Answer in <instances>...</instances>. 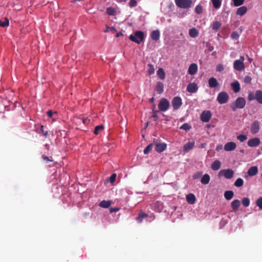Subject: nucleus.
<instances>
[{"label": "nucleus", "mask_w": 262, "mask_h": 262, "mask_svg": "<svg viewBox=\"0 0 262 262\" xmlns=\"http://www.w3.org/2000/svg\"><path fill=\"white\" fill-rule=\"evenodd\" d=\"M153 144L151 143L148 144L144 150V154H148L152 149Z\"/></svg>", "instance_id": "c03bdc74"}, {"label": "nucleus", "mask_w": 262, "mask_h": 262, "mask_svg": "<svg viewBox=\"0 0 262 262\" xmlns=\"http://www.w3.org/2000/svg\"><path fill=\"white\" fill-rule=\"evenodd\" d=\"M241 205V202L238 200H234L231 203V207L233 211L238 210Z\"/></svg>", "instance_id": "a211bd4d"}, {"label": "nucleus", "mask_w": 262, "mask_h": 262, "mask_svg": "<svg viewBox=\"0 0 262 262\" xmlns=\"http://www.w3.org/2000/svg\"><path fill=\"white\" fill-rule=\"evenodd\" d=\"M176 6L182 9H188L192 5L191 0H174Z\"/></svg>", "instance_id": "7ed1b4c3"}, {"label": "nucleus", "mask_w": 262, "mask_h": 262, "mask_svg": "<svg viewBox=\"0 0 262 262\" xmlns=\"http://www.w3.org/2000/svg\"><path fill=\"white\" fill-rule=\"evenodd\" d=\"M41 158L46 164L52 163V164H49V166H54L55 164L53 163V160L52 157H47L45 155H42Z\"/></svg>", "instance_id": "412c9836"}, {"label": "nucleus", "mask_w": 262, "mask_h": 262, "mask_svg": "<svg viewBox=\"0 0 262 262\" xmlns=\"http://www.w3.org/2000/svg\"><path fill=\"white\" fill-rule=\"evenodd\" d=\"M148 72L149 75H151L154 73L155 72V68L154 67V66L151 64H148Z\"/></svg>", "instance_id": "49530a36"}, {"label": "nucleus", "mask_w": 262, "mask_h": 262, "mask_svg": "<svg viewBox=\"0 0 262 262\" xmlns=\"http://www.w3.org/2000/svg\"><path fill=\"white\" fill-rule=\"evenodd\" d=\"M251 80H252L251 77L249 76H246L244 79V82L246 83H247V84L251 83Z\"/></svg>", "instance_id": "603ef678"}, {"label": "nucleus", "mask_w": 262, "mask_h": 262, "mask_svg": "<svg viewBox=\"0 0 262 262\" xmlns=\"http://www.w3.org/2000/svg\"><path fill=\"white\" fill-rule=\"evenodd\" d=\"M260 143V139L257 138H252L248 141V145L250 147H256L258 146Z\"/></svg>", "instance_id": "f8f14e48"}, {"label": "nucleus", "mask_w": 262, "mask_h": 262, "mask_svg": "<svg viewBox=\"0 0 262 262\" xmlns=\"http://www.w3.org/2000/svg\"><path fill=\"white\" fill-rule=\"evenodd\" d=\"M137 5V2L136 0H130L129 2V6L130 7H134Z\"/></svg>", "instance_id": "5fc2aeb1"}, {"label": "nucleus", "mask_w": 262, "mask_h": 262, "mask_svg": "<svg viewBox=\"0 0 262 262\" xmlns=\"http://www.w3.org/2000/svg\"><path fill=\"white\" fill-rule=\"evenodd\" d=\"M116 176H117L116 173H113L111 175L110 178V181L111 183H113L115 181Z\"/></svg>", "instance_id": "4d7b16f0"}, {"label": "nucleus", "mask_w": 262, "mask_h": 262, "mask_svg": "<svg viewBox=\"0 0 262 262\" xmlns=\"http://www.w3.org/2000/svg\"><path fill=\"white\" fill-rule=\"evenodd\" d=\"M231 37L233 39H237L239 37V35L238 34V33L237 32H233L232 33L231 35Z\"/></svg>", "instance_id": "864d4df0"}, {"label": "nucleus", "mask_w": 262, "mask_h": 262, "mask_svg": "<svg viewBox=\"0 0 262 262\" xmlns=\"http://www.w3.org/2000/svg\"><path fill=\"white\" fill-rule=\"evenodd\" d=\"M209 86L211 88H215L218 85V82L216 78L214 77L210 78L208 80Z\"/></svg>", "instance_id": "5701e85b"}, {"label": "nucleus", "mask_w": 262, "mask_h": 262, "mask_svg": "<svg viewBox=\"0 0 262 262\" xmlns=\"http://www.w3.org/2000/svg\"><path fill=\"white\" fill-rule=\"evenodd\" d=\"M191 128V126L187 123H184L181 127H180V129H182L183 130H185L186 131H188L189 130H190Z\"/></svg>", "instance_id": "a18cd8bd"}, {"label": "nucleus", "mask_w": 262, "mask_h": 262, "mask_svg": "<svg viewBox=\"0 0 262 262\" xmlns=\"http://www.w3.org/2000/svg\"><path fill=\"white\" fill-rule=\"evenodd\" d=\"M195 142H188L186 143L183 146V150L185 152H187L190 149H192L194 146Z\"/></svg>", "instance_id": "6ab92c4d"}, {"label": "nucleus", "mask_w": 262, "mask_h": 262, "mask_svg": "<svg viewBox=\"0 0 262 262\" xmlns=\"http://www.w3.org/2000/svg\"><path fill=\"white\" fill-rule=\"evenodd\" d=\"M171 103L173 109L177 110L182 105V99L178 96L174 97L172 100Z\"/></svg>", "instance_id": "6e6552de"}, {"label": "nucleus", "mask_w": 262, "mask_h": 262, "mask_svg": "<svg viewBox=\"0 0 262 262\" xmlns=\"http://www.w3.org/2000/svg\"><path fill=\"white\" fill-rule=\"evenodd\" d=\"M260 129L259 123L258 121H254L251 124L250 132L252 134L257 133Z\"/></svg>", "instance_id": "9d476101"}, {"label": "nucleus", "mask_w": 262, "mask_h": 262, "mask_svg": "<svg viewBox=\"0 0 262 262\" xmlns=\"http://www.w3.org/2000/svg\"><path fill=\"white\" fill-rule=\"evenodd\" d=\"M38 133L41 134L45 138H47L49 136L48 130L47 129H45V128L43 125L40 126V130Z\"/></svg>", "instance_id": "473e14b6"}, {"label": "nucleus", "mask_w": 262, "mask_h": 262, "mask_svg": "<svg viewBox=\"0 0 262 262\" xmlns=\"http://www.w3.org/2000/svg\"><path fill=\"white\" fill-rule=\"evenodd\" d=\"M108 29L111 30V28L107 27L106 30L105 31V32H107L108 31Z\"/></svg>", "instance_id": "338daca9"}, {"label": "nucleus", "mask_w": 262, "mask_h": 262, "mask_svg": "<svg viewBox=\"0 0 262 262\" xmlns=\"http://www.w3.org/2000/svg\"><path fill=\"white\" fill-rule=\"evenodd\" d=\"M234 196V192L232 190H227L224 192V197L227 200H230Z\"/></svg>", "instance_id": "bb28decb"}, {"label": "nucleus", "mask_w": 262, "mask_h": 262, "mask_svg": "<svg viewBox=\"0 0 262 262\" xmlns=\"http://www.w3.org/2000/svg\"><path fill=\"white\" fill-rule=\"evenodd\" d=\"M103 128V126L102 125L97 126L94 129V134L95 135H98L99 130H102Z\"/></svg>", "instance_id": "8fccbe9b"}, {"label": "nucleus", "mask_w": 262, "mask_h": 262, "mask_svg": "<svg viewBox=\"0 0 262 262\" xmlns=\"http://www.w3.org/2000/svg\"><path fill=\"white\" fill-rule=\"evenodd\" d=\"M156 90L159 94H161L164 91V84L161 82H158L156 86Z\"/></svg>", "instance_id": "393cba45"}, {"label": "nucleus", "mask_w": 262, "mask_h": 262, "mask_svg": "<svg viewBox=\"0 0 262 262\" xmlns=\"http://www.w3.org/2000/svg\"><path fill=\"white\" fill-rule=\"evenodd\" d=\"M206 46L208 47V49L209 51L211 52L213 50V49H214L213 47L211 46L209 43H207Z\"/></svg>", "instance_id": "680f3d73"}, {"label": "nucleus", "mask_w": 262, "mask_h": 262, "mask_svg": "<svg viewBox=\"0 0 262 262\" xmlns=\"http://www.w3.org/2000/svg\"><path fill=\"white\" fill-rule=\"evenodd\" d=\"M195 12L198 14H201L203 13V6L199 4L196 6L195 9H194Z\"/></svg>", "instance_id": "4c0bfd02"}, {"label": "nucleus", "mask_w": 262, "mask_h": 262, "mask_svg": "<svg viewBox=\"0 0 262 262\" xmlns=\"http://www.w3.org/2000/svg\"><path fill=\"white\" fill-rule=\"evenodd\" d=\"M231 86L232 89H233V91L235 93H237L240 91L241 87H240V84L237 81H235L231 83Z\"/></svg>", "instance_id": "aec40b11"}, {"label": "nucleus", "mask_w": 262, "mask_h": 262, "mask_svg": "<svg viewBox=\"0 0 262 262\" xmlns=\"http://www.w3.org/2000/svg\"><path fill=\"white\" fill-rule=\"evenodd\" d=\"M246 100L243 97H238L235 101L230 104V107L233 111H235L237 108H243L246 105Z\"/></svg>", "instance_id": "f257e3e1"}, {"label": "nucleus", "mask_w": 262, "mask_h": 262, "mask_svg": "<svg viewBox=\"0 0 262 262\" xmlns=\"http://www.w3.org/2000/svg\"><path fill=\"white\" fill-rule=\"evenodd\" d=\"M256 204L260 209H262V197H260L256 200Z\"/></svg>", "instance_id": "3c124183"}, {"label": "nucleus", "mask_w": 262, "mask_h": 262, "mask_svg": "<svg viewBox=\"0 0 262 262\" xmlns=\"http://www.w3.org/2000/svg\"><path fill=\"white\" fill-rule=\"evenodd\" d=\"M211 118V113L209 111H204L201 115V120L204 122H208Z\"/></svg>", "instance_id": "1a4fd4ad"}, {"label": "nucleus", "mask_w": 262, "mask_h": 262, "mask_svg": "<svg viewBox=\"0 0 262 262\" xmlns=\"http://www.w3.org/2000/svg\"><path fill=\"white\" fill-rule=\"evenodd\" d=\"M148 216V214L146 213H144L142 211H141L139 214L138 217L136 219V220L138 223H141L143 219L146 217Z\"/></svg>", "instance_id": "2f4dec72"}, {"label": "nucleus", "mask_w": 262, "mask_h": 262, "mask_svg": "<svg viewBox=\"0 0 262 262\" xmlns=\"http://www.w3.org/2000/svg\"><path fill=\"white\" fill-rule=\"evenodd\" d=\"M234 184L236 187H241L244 184V181L242 178H239L236 179Z\"/></svg>", "instance_id": "58836bf2"}, {"label": "nucleus", "mask_w": 262, "mask_h": 262, "mask_svg": "<svg viewBox=\"0 0 262 262\" xmlns=\"http://www.w3.org/2000/svg\"><path fill=\"white\" fill-rule=\"evenodd\" d=\"M119 210V208L117 207H111L110 208V211L111 213L114 212H117Z\"/></svg>", "instance_id": "bf43d9fd"}, {"label": "nucleus", "mask_w": 262, "mask_h": 262, "mask_svg": "<svg viewBox=\"0 0 262 262\" xmlns=\"http://www.w3.org/2000/svg\"><path fill=\"white\" fill-rule=\"evenodd\" d=\"M244 57L241 56L240 59L236 60L234 61L233 63V67L234 69L237 71H241L245 69V66L244 64Z\"/></svg>", "instance_id": "20e7f679"}, {"label": "nucleus", "mask_w": 262, "mask_h": 262, "mask_svg": "<svg viewBox=\"0 0 262 262\" xmlns=\"http://www.w3.org/2000/svg\"><path fill=\"white\" fill-rule=\"evenodd\" d=\"M229 99V95L225 92H220L217 97L218 102L221 104H224L228 102Z\"/></svg>", "instance_id": "39448f33"}, {"label": "nucleus", "mask_w": 262, "mask_h": 262, "mask_svg": "<svg viewBox=\"0 0 262 262\" xmlns=\"http://www.w3.org/2000/svg\"><path fill=\"white\" fill-rule=\"evenodd\" d=\"M242 202L243 206L245 207H248L250 205V200L248 198H244Z\"/></svg>", "instance_id": "79ce46f5"}, {"label": "nucleus", "mask_w": 262, "mask_h": 262, "mask_svg": "<svg viewBox=\"0 0 262 262\" xmlns=\"http://www.w3.org/2000/svg\"><path fill=\"white\" fill-rule=\"evenodd\" d=\"M203 172L202 171H198L194 173L192 176V178L194 180L199 179L202 175Z\"/></svg>", "instance_id": "de8ad7c7"}, {"label": "nucleus", "mask_w": 262, "mask_h": 262, "mask_svg": "<svg viewBox=\"0 0 262 262\" xmlns=\"http://www.w3.org/2000/svg\"><path fill=\"white\" fill-rule=\"evenodd\" d=\"M169 107V102L167 99L165 98H162L160 100L158 105V107L160 111L162 112H165L168 109Z\"/></svg>", "instance_id": "423d86ee"}, {"label": "nucleus", "mask_w": 262, "mask_h": 262, "mask_svg": "<svg viewBox=\"0 0 262 262\" xmlns=\"http://www.w3.org/2000/svg\"><path fill=\"white\" fill-rule=\"evenodd\" d=\"M9 25V20L8 19L5 18L4 20H0V26L5 27L8 26Z\"/></svg>", "instance_id": "ea45409f"}, {"label": "nucleus", "mask_w": 262, "mask_h": 262, "mask_svg": "<svg viewBox=\"0 0 262 262\" xmlns=\"http://www.w3.org/2000/svg\"><path fill=\"white\" fill-rule=\"evenodd\" d=\"M216 71L221 72L224 70V67L222 64L220 63L216 66Z\"/></svg>", "instance_id": "6e6d98bb"}, {"label": "nucleus", "mask_w": 262, "mask_h": 262, "mask_svg": "<svg viewBox=\"0 0 262 262\" xmlns=\"http://www.w3.org/2000/svg\"><path fill=\"white\" fill-rule=\"evenodd\" d=\"M256 100L259 103L262 104V91H256Z\"/></svg>", "instance_id": "7c9ffc66"}, {"label": "nucleus", "mask_w": 262, "mask_h": 262, "mask_svg": "<svg viewBox=\"0 0 262 262\" xmlns=\"http://www.w3.org/2000/svg\"><path fill=\"white\" fill-rule=\"evenodd\" d=\"M144 33L141 31H136L134 35H130L129 39L138 44H140L144 39Z\"/></svg>", "instance_id": "f03ea898"}, {"label": "nucleus", "mask_w": 262, "mask_h": 262, "mask_svg": "<svg viewBox=\"0 0 262 262\" xmlns=\"http://www.w3.org/2000/svg\"><path fill=\"white\" fill-rule=\"evenodd\" d=\"M219 175L223 176L225 178L230 179L234 176V171L231 169H226L221 170L219 172Z\"/></svg>", "instance_id": "0eeeda50"}, {"label": "nucleus", "mask_w": 262, "mask_h": 262, "mask_svg": "<svg viewBox=\"0 0 262 262\" xmlns=\"http://www.w3.org/2000/svg\"><path fill=\"white\" fill-rule=\"evenodd\" d=\"M221 163L219 160H215L211 165V168L213 170H217L221 167Z\"/></svg>", "instance_id": "a878e982"}, {"label": "nucleus", "mask_w": 262, "mask_h": 262, "mask_svg": "<svg viewBox=\"0 0 262 262\" xmlns=\"http://www.w3.org/2000/svg\"><path fill=\"white\" fill-rule=\"evenodd\" d=\"M122 35H123V34L122 33V32H119L117 33L116 37H119L120 36H122Z\"/></svg>", "instance_id": "e2e57ef3"}, {"label": "nucleus", "mask_w": 262, "mask_h": 262, "mask_svg": "<svg viewBox=\"0 0 262 262\" xmlns=\"http://www.w3.org/2000/svg\"><path fill=\"white\" fill-rule=\"evenodd\" d=\"M150 36L152 40L158 41L160 38V32L158 30L153 31L151 33Z\"/></svg>", "instance_id": "4be33fe9"}, {"label": "nucleus", "mask_w": 262, "mask_h": 262, "mask_svg": "<svg viewBox=\"0 0 262 262\" xmlns=\"http://www.w3.org/2000/svg\"><path fill=\"white\" fill-rule=\"evenodd\" d=\"M167 147L166 143H157L156 144L155 150L158 152H161L165 150Z\"/></svg>", "instance_id": "dca6fc26"}, {"label": "nucleus", "mask_w": 262, "mask_h": 262, "mask_svg": "<svg viewBox=\"0 0 262 262\" xmlns=\"http://www.w3.org/2000/svg\"><path fill=\"white\" fill-rule=\"evenodd\" d=\"M56 113V112H53L52 110H49L47 112V115L49 118H52L53 114Z\"/></svg>", "instance_id": "13d9d810"}, {"label": "nucleus", "mask_w": 262, "mask_h": 262, "mask_svg": "<svg viewBox=\"0 0 262 262\" xmlns=\"http://www.w3.org/2000/svg\"><path fill=\"white\" fill-rule=\"evenodd\" d=\"M154 100V98H151L150 99V102H153Z\"/></svg>", "instance_id": "774afa93"}, {"label": "nucleus", "mask_w": 262, "mask_h": 262, "mask_svg": "<svg viewBox=\"0 0 262 262\" xmlns=\"http://www.w3.org/2000/svg\"><path fill=\"white\" fill-rule=\"evenodd\" d=\"M189 35L190 37H191L192 38H195L198 36L199 32L197 30V29H196L194 28H193L189 29Z\"/></svg>", "instance_id": "c756f323"}, {"label": "nucleus", "mask_w": 262, "mask_h": 262, "mask_svg": "<svg viewBox=\"0 0 262 262\" xmlns=\"http://www.w3.org/2000/svg\"><path fill=\"white\" fill-rule=\"evenodd\" d=\"M236 144L233 142H227L224 145V150L227 151H232L236 148Z\"/></svg>", "instance_id": "9b49d317"}, {"label": "nucleus", "mask_w": 262, "mask_h": 262, "mask_svg": "<svg viewBox=\"0 0 262 262\" xmlns=\"http://www.w3.org/2000/svg\"><path fill=\"white\" fill-rule=\"evenodd\" d=\"M198 71V66L196 63L191 64L188 68V73L190 75H193L196 73Z\"/></svg>", "instance_id": "4468645a"}, {"label": "nucleus", "mask_w": 262, "mask_h": 262, "mask_svg": "<svg viewBox=\"0 0 262 262\" xmlns=\"http://www.w3.org/2000/svg\"><path fill=\"white\" fill-rule=\"evenodd\" d=\"M157 75L161 79H164L165 77V73L162 68H160L157 71Z\"/></svg>", "instance_id": "72a5a7b5"}, {"label": "nucleus", "mask_w": 262, "mask_h": 262, "mask_svg": "<svg viewBox=\"0 0 262 262\" xmlns=\"http://www.w3.org/2000/svg\"><path fill=\"white\" fill-rule=\"evenodd\" d=\"M198 90V85L194 82L190 83L187 86V91L191 93H195Z\"/></svg>", "instance_id": "ddd939ff"}, {"label": "nucleus", "mask_w": 262, "mask_h": 262, "mask_svg": "<svg viewBox=\"0 0 262 262\" xmlns=\"http://www.w3.org/2000/svg\"><path fill=\"white\" fill-rule=\"evenodd\" d=\"M212 5L215 9H219L222 4L221 0H211Z\"/></svg>", "instance_id": "e433bc0d"}, {"label": "nucleus", "mask_w": 262, "mask_h": 262, "mask_svg": "<svg viewBox=\"0 0 262 262\" xmlns=\"http://www.w3.org/2000/svg\"><path fill=\"white\" fill-rule=\"evenodd\" d=\"M237 139L243 142L247 140V137L245 135H239L237 137Z\"/></svg>", "instance_id": "09e8293b"}, {"label": "nucleus", "mask_w": 262, "mask_h": 262, "mask_svg": "<svg viewBox=\"0 0 262 262\" xmlns=\"http://www.w3.org/2000/svg\"><path fill=\"white\" fill-rule=\"evenodd\" d=\"M186 201L190 205L194 204L196 202V198L194 194L189 193L186 195Z\"/></svg>", "instance_id": "2eb2a0df"}, {"label": "nucleus", "mask_w": 262, "mask_h": 262, "mask_svg": "<svg viewBox=\"0 0 262 262\" xmlns=\"http://www.w3.org/2000/svg\"><path fill=\"white\" fill-rule=\"evenodd\" d=\"M247 11V8L246 6H242L238 8L236 11V15L239 16L244 15Z\"/></svg>", "instance_id": "b1692460"}, {"label": "nucleus", "mask_w": 262, "mask_h": 262, "mask_svg": "<svg viewBox=\"0 0 262 262\" xmlns=\"http://www.w3.org/2000/svg\"><path fill=\"white\" fill-rule=\"evenodd\" d=\"M158 112H159V111H156L153 113V114L152 115V117L155 118L156 120L158 119Z\"/></svg>", "instance_id": "052dcab7"}, {"label": "nucleus", "mask_w": 262, "mask_h": 262, "mask_svg": "<svg viewBox=\"0 0 262 262\" xmlns=\"http://www.w3.org/2000/svg\"><path fill=\"white\" fill-rule=\"evenodd\" d=\"M112 203V202L111 201H105L103 200L101 201L99 203V206L104 208H108L111 204Z\"/></svg>", "instance_id": "c85d7f7f"}, {"label": "nucleus", "mask_w": 262, "mask_h": 262, "mask_svg": "<svg viewBox=\"0 0 262 262\" xmlns=\"http://www.w3.org/2000/svg\"><path fill=\"white\" fill-rule=\"evenodd\" d=\"M106 13L111 16H115L116 14V11L114 8L108 7L106 9Z\"/></svg>", "instance_id": "c9c22d12"}, {"label": "nucleus", "mask_w": 262, "mask_h": 262, "mask_svg": "<svg viewBox=\"0 0 262 262\" xmlns=\"http://www.w3.org/2000/svg\"><path fill=\"white\" fill-rule=\"evenodd\" d=\"M221 23L219 21H214L212 25V28L213 30L216 31H217L221 27Z\"/></svg>", "instance_id": "f704fd0d"}, {"label": "nucleus", "mask_w": 262, "mask_h": 262, "mask_svg": "<svg viewBox=\"0 0 262 262\" xmlns=\"http://www.w3.org/2000/svg\"><path fill=\"white\" fill-rule=\"evenodd\" d=\"M248 98L249 101H252L254 99H256V93L254 94L252 92H249Z\"/></svg>", "instance_id": "37998d69"}, {"label": "nucleus", "mask_w": 262, "mask_h": 262, "mask_svg": "<svg viewBox=\"0 0 262 262\" xmlns=\"http://www.w3.org/2000/svg\"><path fill=\"white\" fill-rule=\"evenodd\" d=\"M258 172L257 166H251L248 170L247 173L249 176H255Z\"/></svg>", "instance_id": "f3484780"}, {"label": "nucleus", "mask_w": 262, "mask_h": 262, "mask_svg": "<svg viewBox=\"0 0 262 262\" xmlns=\"http://www.w3.org/2000/svg\"><path fill=\"white\" fill-rule=\"evenodd\" d=\"M233 2L234 6L235 7H238L242 5L245 0H232Z\"/></svg>", "instance_id": "a19ab883"}, {"label": "nucleus", "mask_w": 262, "mask_h": 262, "mask_svg": "<svg viewBox=\"0 0 262 262\" xmlns=\"http://www.w3.org/2000/svg\"><path fill=\"white\" fill-rule=\"evenodd\" d=\"M210 179L209 175L208 174H205L201 178V182L203 184L206 185L209 183Z\"/></svg>", "instance_id": "cd10ccee"}, {"label": "nucleus", "mask_w": 262, "mask_h": 262, "mask_svg": "<svg viewBox=\"0 0 262 262\" xmlns=\"http://www.w3.org/2000/svg\"><path fill=\"white\" fill-rule=\"evenodd\" d=\"M127 0H116V1L118 3H123L126 2Z\"/></svg>", "instance_id": "69168bd1"}, {"label": "nucleus", "mask_w": 262, "mask_h": 262, "mask_svg": "<svg viewBox=\"0 0 262 262\" xmlns=\"http://www.w3.org/2000/svg\"><path fill=\"white\" fill-rule=\"evenodd\" d=\"M111 31L113 32H115L117 31V30L115 27H112L111 28Z\"/></svg>", "instance_id": "0e129e2a"}]
</instances>
